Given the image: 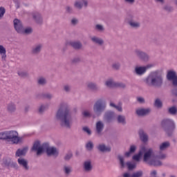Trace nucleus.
Segmentation results:
<instances>
[{"label": "nucleus", "mask_w": 177, "mask_h": 177, "mask_svg": "<svg viewBox=\"0 0 177 177\" xmlns=\"http://www.w3.org/2000/svg\"><path fill=\"white\" fill-rule=\"evenodd\" d=\"M136 113L139 116L147 115V114H149V113H150V109L139 108L136 109Z\"/></svg>", "instance_id": "17"}, {"label": "nucleus", "mask_w": 177, "mask_h": 177, "mask_svg": "<svg viewBox=\"0 0 177 177\" xmlns=\"http://www.w3.org/2000/svg\"><path fill=\"white\" fill-rule=\"evenodd\" d=\"M105 109L106 102L103 100H98L93 106V111L97 117H98L100 114H102V111H104Z\"/></svg>", "instance_id": "6"}, {"label": "nucleus", "mask_w": 177, "mask_h": 177, "mask_svg": "<svg viewBox=\"0 0 177 177\" xmlns=\"http://www.w3.org/2000/svg\"><path fill=\"white\" fill-rule=\"evenodd\" d=\"M70 45L74 48V49H81L82 44L80 41H71Z\"/></svg>", "instance_id": "27"}, {"label": "nucleus", "mask_w": 177, "mask_h": 177, "mask_svg": "<svg viewBox=\"0 0 177 177\" xmlns=\"http://www.w3.org/2000/svg\"><path fill=\"white\" fill-rule=\"evenodd\" d=\"M87 88H88V89H91L92 91H97V85L92 82L87 83Z\"/></svg>", "instance_id": "30"}, {"label": "nucleus", "mask_w": 177, "mask_h": 177, "mask_svg": "<svg viewBox=\"0 0 177 177\" xmlns=\"http://www.w3.org/2000/svg\"><path fill=\"white\" fill-rule=\"evenodd\" d=\"M56 120L60 121L61 125L65 128H71V114L68 104L66 102H62L55 115Z\"/></svg>", "instance_id": "2"}, {"label": "nucleus", "mask_w": 177, "mask_h": 177, "mask_svg": "<svg viewBox=\"0 0 177 177\" xmlns=\"http://www.w3.org/2000/svg\"><path fill=\"white\" fill-rule=\"evenodd\" d=\"M18 162L19 164V165H23V158H19L18 159Z\"/></svg>", "instance_id": "64"}, {"label": "nucleus", "mask_w": 177, "mask_h": 177, "mask_svg": "<svg viewBox=\"0 0 177 177\" xmlns=\"http://www.w3.org/2000/svg\"><path fill=\"white\" fill-rule=\"evenodd\" d=\"M32 19L37 26H42L44 24V18L39 12H33Z\"/></svg>", "instance_id": "10"}, {"label": "nucleus", "mask_w": 177, "mask_h": 177, "mask_svg": "<svg viewBox=\"0 0 177 177\" xmlns=\"http://www.w3.org/2000/svg\"><path fill=\"white\" fill-rule=\"evenodd\" d=\"M14 28L18 34H23V23L19 19L13 20Z\"/></svg>", "instance_id": "9"}, {"label": "nucleus", "mask_w": 177, "mask_h": 177, "mask_svg": "<svg viewBox=\"0 0 177 177\" xmlns=\"http://www.w3.org/2000/svg\"><path fill=\"white\" fill-rule=\"evenodd\" d=\"M118 159L120 160L121 167L124 168L125 167V162H124V157L120 156H118Z\"/></svg>", "instance_id": "40"}, {"label": "nucleus", "mask_w": 177, "mask_h": 177, "mask_svg": "<svg viewBox=\"0 0 177 177\" xmlns=\"http://www.w3.org/2000/svg\"><path fill=\"white\" fill-rule=\"evenodd\" d=\"M155 106L156 107H158V109L162 107V102H161V100L156 99L155 100Z\"/></svg>", "instance_id": "37"}, {"label": "nucleus", "mask_w": 177, "mask_h": 177, "mask_svg": "<svg viewBox=\"0 0 177 177\" xmlns=\"http://www.w3.org/2000/svg\"><path fill=\"white\" fill-rule=\"evenodd\" d=\"M141 150L143 153V161L149 165H153V167H159L161 165V161L160 160H164L167 156L162 152H160L156 155L154 151L151 148H147L143 146L141 147Z\"/></svg>", "instance_id": "1"}, {"label": "nucleus", "mask_w": 177, "mask_h": 177, "mask_svg": "<svg viewBox=\"0 0 177 177\" xmlns=\"http://www.w3.org/2000/svg\"><path fill=\"white\" fill-rule=\"evenodd\" d=\"M23 167L24 168V169H28V165L27 163V160H23Z\"/></svg>", "instance_id": "51"}, {"label": "nucleus", "mask_w": 177, "mask_h": 177, "mask_svg": "<svg viewBox=\"0 0 177 177\" xmlns=\"http://www.w3.org/2000/svg\"><path fill=\"white\" fill-rule=\"evenodd\" d=\"M171 82H172V84H173V85H174V86H177V76H176L175 78H174V79L171 80Z\"/></svg>", "instance_id": "57"}, {"label": "nucleus", "mask_w": 177, "mask_h": 177, "mask_svg": "<svg viewBox=\"0 0 177 177\" xmlns=\"http://www.w3.org/2000/svg\"><path fill=\"white\" fill-rule=\"evenodd\" d=\"M111 107H114L118 111H122V106L121 105H115L114 103H110Z\"/></svg>", "instance_id": "36"}, {"label": "nucleus", "mask_w": 177, "mask_h": 177, "mask_svg": "<svg viewBox=\"0 0 177 177\" xmlns=\"http://www.w3.org/2000/svg\"><path fill=\"white\" fill-rule=\"evenodd\" d=\"M126 165L129 171H132V169H135V168H136V164L132 162H127Z\"/></svg>", "instance_id": "31"}, {"label": "nucleus", "mask_w": 177, "mask_h": 177, "mask_svg": "<svg viewBox=\"0 0 177 177\" xmlns=\"http://www.w3.org/2000/svg\"><path fill=\"white\" fill-rule=\"evenodd\" d=\"M32 32V28H31L30 27H28L26 28L25 29H24V34H31Z\"/></svg>", "instance_id": "45"}, {"label": "nucleus", "mask_w": 177, "mask_h": 177, "mask_svg": "<svg viewBox=\"0 0 177 177\" xmlns=\"http://www.w3.org/2000/svg\"><path fill=\"white\" fill-rule=\"evenodd\" d=\"M86 147L87 150H92L93 149V142L92 141H89L86 143Z\"/></svg>", "instance_id": "44"}, {"label": "nucleus", "mask_w": 177, "mask_h": 177, "mask_svg": "<svg viewBox=\"0 0 177 177\" xmlns=\"http://www.w3.org/2000/svg\"><path fill=\"white\" fill-rule=\"evenodd\" d=\"M136 151V145H131L129 151L124 153L125 157H130L131 154Z\"/></svg>", "instance_id": "23"}, {"label": "nucleus", "mask_w": 177, "mask_h": 177, "mask_svg": "<svg viewBox=\"0 0 177 177\" xmlns=\"http://www.w3.org/2000/svg\"><path fill=\"white\" fill-rule=\"evenodd\" d=\"M134 53L144 62H147V60H149V55L139 49L135 50Z\"/></svg>", "instance_id": "13"}, {"label": "nucleus", "mask_w": 177, "mask_h": 177, "mask_svg": "<svg viewBox=\"0 0 177 177\" xmlns=\"http://www.w3.org/2000/svg\"><path fill=\"white\" fill-rule=\"evenodd\" d=\"M0 140L11 142L12 145H19L20 137H19V133L16 131H7L0 133Z\"/></svg>", "instance_id": "4"}, {"label": "nucleus", "mask_w": 177, "mask_h": 177, "mask_svg": "<svg viewBox=\"0 0 177 177\" xmlns=\"http://www.w3.org/2000/svg\"><path fill=\"white\" fill-rule=\"evenodd\" d=\"M74 6L77 9H82V8H86L88 6V0H77L74 3Z\"/></svg>", "instance_id": "14"}, {"label": "nucleus", "mask_w": 177, "mask_h": 177, "mask_svg": "<svg viewBox=\"0 0 177 177\" xmlns=\"http://www.w3.org/2000/svg\"><path fill=\"white\" fill-rule=\"evenodd\" d=\"M83 131L86 132V133H87L88 135H91V133H92L91 129L88 127H83Z\"/></svg>", "instance_id": "48"}, {"label": "nucleus", "mask_w": 177, "mask_h": 177, "mask_svg": "<svg viewBox=\"0 0 177 177\" xmlns=\"http://www.w3.org/2000/svg\"><path fill=\"white\" fill-rule=\"evenodd\" d=\"M97 149L100 150V151H102L104 153V151H111V147L109 146H105L104 144H100L97 147Z\"/></svg>", "instance_id": "18"}, {"label": "nucleus", "mask_w": 177, "mask_h": 177, "mask_svg": "<svg viewBox=\"0 0 177 177\" xmlns=\"http://www.w3.org/2000/svg\"><path fill=\"white\" fill-rule=\"evenodd\" d=\"M37 82L39 85H45V84H46V79L42 77H39V79L37 80Z\"/></svg>", "instance_id": "35"}, {"label": "nucleus", "mask_w": 177, "mask_h": 177, "mask_svg": "<svg viewBox=\"0 0 177 177\" xmlns=\"http://www.w3.org/2000/svg\"><path fill=\"white\" fill-rule=\"evenodd\" d=\"M123 177H132V174L131 175L129 173H124Z\"/></svg>", "instance_id": "63"}, {"label": "nucleus", "mask_w": 177, "mask_h": 177, "mask_svg": "<svg viewBox=\"0 0 177 177\" xmlns=\"http://www.w3.org/2000/svg\"><path fill=\"white\" fill-rule=\"evenodd\" d=\"M13 2L15 3V6L17 9H19L20 8V1L19 0L13 1Z\"/></svg>", "instance_id": "53"}, {"label": "nucleus", "mask_w": 177, "mask_h": 177, "mask_svg": "<svg viewBox=\"0 0 177 177\" xmlns=\"http://www.w3.org/2000/svg\"><path fill=\"white\" fill-rule=\"evenodd\" d=\"M143 175L142 171H138L132 174L131 177H142Z\"/></svg>", "instance_id": "42"}, {"label": "nucleus", "mask_w": 177, "mask_h": 177, "mask_svg": "<svg viewBox=\"0 0 177 177\" xmlns=\"http://www.w3.org/2000/svg\"><path fill=\"white\" fill-rule=\"evenodd\" d=\"M95 30L96 31H99L100 32H102V31H104V26L100 24L95 25Z\"/></svg>", "instance_id": "39"}, {"label": "nucleus", "mask_w": 177, "mask_h": 177, "mask_svg": "<svg viewBox=\"0 0 177 177\" xmlns=\"http://www.w3.org/2000/svg\"><path fill=\"white\" fill-rule=\"evenodd\" d=\"M139 136H140L141 140L142 142H144L145 143H146V142H147V140H149V136H147V134L146 133H145V131L143 130H140L139 131Z\"/></svg>", "instance_id": "20"}, {"label": "nucleus", "mask_w": 177, "mask_h": 177, "mask_svg": "<svg viewBox=\"0 0 177 177\" xmlns=\"http://www.w3.org/2000/svg\"><path fill=\"white\" fill-rule=\"evenodd\" d=\"M5 13H6V10L4 7H0V20L5 16Z\"/></svg>", "instance_id": "41"}, {"label": "nucleus", "mask_w": 177, "mask_h": 177, "mask_svg": "<svg viewBox=\"0 0 177 177\" xmlns=\"http://www.w3.org/2000/svg\"><path fill=\"white\" fill-rule=\"evenodd\" d=\"M113 118H114V112L109 111L105 114V120H106L108 122H110Z\"/></svg>", "instance_id": "28"}, {"label": "nucleus", "mask_w": 177, "mask_h": 177, "mask_svg": "<svg viewBox=\"0 0 177 177\" xmlns=\"http://www.w3.org/2000/svg\"><path fill=\"white\" fill-rule=\"evenodd\" d=\"M0 55L3 61L6 60V49L2 45H0Z\"/></svg>", "instance_id": "25"}, {"label": "nucleus", "mask_w": 177, "mask_h": 177, "mask_svg": "<svg viewBox=\"0 0 177 177\" xmlns=\"http://www.w3.org/2000/svg\"><path fill=\"white\" fill-rule=\"evenodd\" d=\"M169 113L171 115H176V114H177L176 106H171V107L169 108Z\"/></svg>", "instance_id": "34"}, {"label": "nucleus", "mask_w": 177, "mask_h": 177, "mask_svg": "<svg viewBox=\"0 0 177 177\" xmlns=\"http://www.w3.org/2000/svg\"><path fill=\"white\" fill-rule=\"evenodd\" d=\"M64 171L65 174L68 175V174H70V172H71V167L70 166H64Z\"/></svg>", "instance_id": "46"}, {"label": "nucleus", "mask_w": 177, "mask_h": 177, "mask_svg": "<svg viewBox=\"0 0 177 177\" xmlns=\"http://www.w3.org/2000/svg\"><path fill=\"white\" fill-rule=\"evenodd\" d=\"M129 24H130L131 27H133V28H138L140 27V23L138 21H130Z\"/></svg>", "instance_id": "32"}, {"label": "nucleus", "mask_w": 177, "mask_h": 177, "mask_svg": "<svg viewBox=\"0 0 177 177\" xmlns=\"http://www.w3.org/2000/svg\"><path fill=\"white\" fill-rule=\"evenodd\" d=\"M71 23H72V24H77V23H78V19H73L72 20H71Z\"/></svg>", "instance_id": "62"}, {"label": "nucleus", "mask_w": 177, "mask_h": 177, "mask_svg": "<svg viewBox=\"0 0 177 177\" xmlns=\"http://www.w3.org/2000/svg\"><path fill=\"white\" fill-rule=\"evenodd\" d=\"M15 157H23V149H19L17 150L15 153Z\"/></svg>", "instance_id": "43"}, {"label": "nucleus", "mask_w": 177, "mask_h": 177, "mask_svg": "<svg viewBox=\"0 0 177 177\" xmlns=\"http://www.w3.org/2000/svg\"><path fill=\"white\" fill-rule=\"evenodd\" d=\"M66 10L68 12V13H71V12H73V8H71L70 6H66Z\"/></svg>", "instance_id": "58"}, {"label": "nucleus", "mask_w": 177, "mask_h": 177, "mask_svg": "<svg viewBox=\"0 0 177 177\" xmlns=\"http://www.w3.org/2000/svg\"><path fill=\"white\" fill-rule=\"evenodd\" d=\"M120 66H121V64H120V62H115L112 64V67L115 70H118V68H120Z\"/></svg>", "instance_id": "47"}, {"label": "nucleus", "mask_w": 177, "mask_h": 177, "mask_svg": "<svg viewBox=\"0 0 177 177\" xmlns=\"http://www.w3.org/2000/svg\"><path fill=\"white\" fill-rule=\"evenodd\" d=\"M64 89L66 92H70L71 91V86L66 84L64 86Z\"/></svg>", "instance_id": "50"}, {"label": "nucleus", "mask_w": 177, "mask_h": 177, "mask_svg": "<svg viewBox=\"0 0 177 177\" xmlns=\"http://www.w3.org/2000/svg\"><path fill=\"white\" fill-rule=\"evenodd\" d=\"M103 128H104V124L102 121H98L96 123V131L97 133H101L102 131H103Z\"/></svg>", "instance_id": "21"}, {"label": "nucleus", "mask_w": 177, "mask_h": 177, "mask_svg": "<svg viewBox=\"0 0 177 177\" xmlns=\"http://www.w3.org/2000/svg\"><path fill=\"white\" fill-rule=\"evenodd\" d=\"M93 169V166H92V162L91 160H86L83 163V171L84 172H91Z\"/></svg>", "instance_id": "15"}, {"label": "nucleus", "mask_w": 177, "mask_h": 177, "mask_svg": "<svg viewBox=\"0 0 177 177\" xmlns=\"http://www.w3.org/2000/svg\"><path fill=\"white\" fill-rule=\"evenodd\" d=\"M45 151L46 154L49 156L57 157V156H59V149L57 148L48 147L46 144L41 145L39 141H36L32 147V151H35L37 156H41Z\"/></svg>", "instance_id": "3"}, {"label": "nucleus", "mask_w": 177, "mask_h": 177, "mask_svg": "<svg viewBox=\"0 0 177 177\" xmlns=\"http://www.w3.org/2000/svg\"><path fill=\"white\" fill-rule=\"evenodd\" d=\"M153 64H149L147 65L146 66H136L135 68V73L137 74V75H143L147 71L149 68H151L153 67Z\"/></svg>", "instance_id": "8"}, {"label": "nucleus", "mask_w": 177, "mask_h": 177, "mask_svg": "<svg viewBox=\"0 0 177 177\" xmlns=\"http://www.w3.org/2000/svg\"><path fill=\"white\" fill-rule=\"evenodd\" d=\"M28 151V147H25L23 148V154H26Z\"/></svg>", "instance_id": "61"}, {"label": "nucleus", "mask_w": 177, "mask_h": 177, "mask_svg": "<svg viewBox=\"0 0 177 177\" xmlns=\"http://www.w3.org/2000/svg\"><path fill=\"white\" fill-rule=\"evenodd\" d=\"M171 144L169 142H165L160 145V151H164V150H167L168 147H169Z\"/></svg>", "instance_id": "29"}, {"label": "nucleus", "mask_w": 177, "mask_h": 177, "mask_svg": "<svg viewBox=\"0 0 177 177\" xmlns=\"http://www.w3.org/2000/svg\"><path fill=\"white\" fill-rule=\"evenodd\" d=\"M82 115H84V117H93V118H96V116L92 115V114H91V112H89L88 111H84L82 112Z\"/></svg>", "instance_id": "38"}, {"label": "nucleus", "mask_w": 177, "mask_h": 177, "mask_svg": "<svg viewBox=\"0 0 177 177\" xmlns=\"http://www.w3.org/2000/svg\"><path fill=\"white\" fill-rule=\"evenodd\" d=\"M73 157V153L68 152L66 156H65V160H70Z\"/></svg>", "instance_id": "52"}, {"label": "nucleus", "mask_w": 177, "mask_h": 177, "mask_svg": "<svg viewBox=\"0 0 177 177\" xmlns=\"http://www.w3.org/2000/svg\"><path fill=\"white\" fill-rule=\"evenodd\" d=\"M145 82L149 86H161L162 85V76L158 71L152 72L145 80Z\"/></svg>", "instance_id": "5"}, {"label": "nucleus", "mask_w": 177, "mask_h": 177, "mask_svg": "<svg viewBox=\"0 0 177 177\" xmlns=\"http://www.w3.org/2000/svg\"><path fill=\"white\" fill-rule=\"evenodd\" d=\"M41 50H42V44H37L32 46L31 53L32 55H39Z\"/></svg>", "instance_id": "16"}, {"label": "nucleus", "mask_w": 177, "mask_h": 177, "mask_svg": "<svg viewBox=\"0 0 177 177\" xmlns=\"http://www.w3.org/2000/svg\"><path fill=\"white\" fill-rule=\"evenodd\" d=\"M80 57H75L73 59L72 62L73 63H78L80 62Z\"/></svg>", "instance_id": "59"}, {"label": "nucleus", "mask_w": 177, "mask_h": 177, "mask_svg": "<svg viewBox=\"0 0 177 177\" xmlns=\"http://www.w3.org/2000/svg\"><path fill=\"white\" fill-rule=\"evenodd\" d=\"M127 5H134L136 0H124Z\"/></svg>", "instance_id": "49"}, {"label": "nucleus", "mask_w": 177, "mask_h": 177, "mask_svg": "<svg viewBox=\"0 0 177 177\" xmlns=\"http://www.w3.org/2000/svg\"><path fill=\"white\" fill-rule=\"evenodd\" d=\"M161 124L162 127L165 128V129H175V122L172 119H164Z\"/></svg>", "instance_id": "7"}, {"label": "nucleus", "mask_w": 177, "mask_h": 177, "mask_svg": "<svg viewBox=\"0 0 177 177\" xmlns=\"http://www.w3.org/2000/svg\"><path fill=\"white\" fill-rule=\"evenodd\" d=\"M8 113H15L16 111V105L13 102H10L7 105Z\"/></svg>", "instance_id": "24"}, {"label": "nucleus", "mask_w": 177, "mask_h": 177, "mask_svg": "<svg viewBox=\"0 0 177 177\" xmlns=\"http://www.w3.org/2000/svg\"><path fill=\"white\" fill-rule=\"evenodd\" d=\"M137 100L139 102V103H145V98L142 97H137Z\"/></svg>", "instance_id": "56"}, {"label": "nucleus", "mask_w": 177, "mask_h": 177, "mask_svg": "<svg viewBox=\"0 0 177 177\" xmlns=\"http://www.w3.org/2000/svg\"><path fill=\"white\" fill-rule=\"evenodd\" d=\"M164 9H165V10H167V12H171V10H172L173 8L170 6H165Z\"/></svg>", "instance_id": "55"}, {"label": "nucleus", "mask_w": 177, "mask_h": 177, "mask_svg": "<svg viewBox=\"0 0 177 177\" xmlns=\"http://www.w3.org/2000/svg\"><path fill=\"white\" fill-rule=\"evenodd\" d=\"M142 151L141 149L138 154H136L133 156V160H134V161H140V158L142 157Z\"/></svg>", "instance_id": "33"}, {"label": "nucleus", "mask_w": 177, "mask_h": 177, "mask_svg": "<svg viewBox=\"0 0 177 177\" xmlns=\"http://www.w3.org/2000/svg\"><path fill=\"white\" fill-rule=\"evenodd\" d=\"M105 85L108 88H113L114 86H120V88H125V84L124 83H115L113 79H109L106 81Z\"/></svg>", "instance_id": "12"}, {"label": "nucleus", "mask_w": 177, "mask_h": 177, "mask_svg": "<svg viewBox=\"0 0 177 177\" xmlns=\"http://www.w3.org/2000/svg\"><path fill=\"white\" fill-rule=\"evenodd\" d=\"M117 121L119 124H122V125L127 124V118H125V116H124L122 115H118Z\"/></svg>", "instance_id": "22"}, {"label": "nucleus", "mask_w": 177, "mask_h": 177, "mask_svg": "<svg viewBox=\"0 0 177 177\" xmlns=\"http://www.w3.org/2000/svg\"><path fill=\"white\" fill-rule=\"evenodd\" d=\"M45 97H46L47 99H52V97H53V95H52V94H50V93H46V94H45Z\"/></svg>", "instance_id": "60"}, {"label": "nucleus", "mask_w": 177, "mask_h": 177, "mask_svg": "<svg viewBox=\"0 0 177 177\" xmlns=\"http://www.w3.org/2000/svg\"><path fill=\"white\" fill-rule=\"evenodd\" d=\"M177 76L175 71L171 70L167 72V78L168 81H172Z\"/></svg>", "instance_id": "19"}, {"label": "nucleus", "mask_w": 177, "mask_h": 177, "mask_svg": "<svg viewBox=\"0 0 177 177\" xmlns=\"http://www.w3.org/2000/svg\"><path fill=\"white\" fill-rule=\"evenodd\" d=\"M91 41L94 42V44H97V45H102L104 44V41L102 39V38L94 36L91 37Z\"/></svg>", "instance_id": "26"}, {"label": "nucleus", "mask_w": 177, "mask_h": 177, "mask_svg": "<svg viewBox=\"0 0 177 177\" xmlns=\"http://www.w3.org/2000/svg\"><path fill=\"white\" fill-rule=\"evenodd\" d=\"M45 109H46V106H45V105H41L39 109V111L40 113H44V111H45Z\"/></svg>", "instance_id": "54"}, {"label": "nucleus", "mask_w": 177, "mask_h": 177, "mask_svg": "<svg viewBox=\"0 0 177 177\" xmlns=\"http://www.w3.org/2000/svg\"><path fill=\"white\" fill-rule=\"evenodd\" d=\"M1 165L8 168H16L17 163L12 161L11 159L3 158Z\"/></svg>", "instance_id": "11"}]
</instances>
